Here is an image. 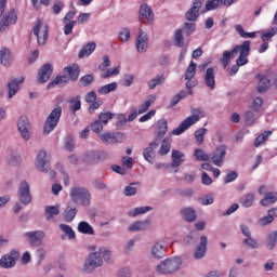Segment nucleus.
Wrapping results in <instances>:
<instances>
[{"label":"nucleus","instance_id":"obj_19","mask_svg":"<svg viewBox=\"0 0 277 277\" xmlns=\"http://www.w3.org/2000/svg\"><path fill=\"white\" fill-rule=\"evenodd\" d=\"M16 21H18V16L16 15V11L11 9L9 13L0 22V31H5L10 25H16Z\"/></svg>","mask_w":277,"mask_h":277},{"label":"nucleus","instance_id":"obj_54","mask_svg":"<svg viewBox=\"0 0 277 277\" xmlns=\"http://www.w3.org/2000/svg\"><path fill=\"white\" fill-rule=\"evenodd\" d=\"M222 0H208L206 3L207 12H211L213 10H217V8H222Z\"/></svg>","mask_w":277,"mask_h":277},{"label":"nucleus","instance_id":"obj_1","mask_svg":"<svg viewBox=\"0 0 277 277\" xmlns=\"http://www.w3.org/2000/svg\"><path fill=\"white\" fill-rule=\"evenodd\" d=\"M250 40H245L242 44L236 45L233 50L230 51H224L223 56L221 58V64L223 65L224 68L230 64V58L235 57V55H238V58L236 60V64L238 66H246L248 64V55H250Z\"/></svg>","mask_w":277,"mask_h":277},{"label":"nucleus","instance_id":"obj_17","mask_svg":"<svg viewBox=\"0 0 277 277\" xmlns=\"http://www.w3.org/2000/svg\"><path fill=\"white\" fill-rule=\"evenodd\" d=\"M138 17L143 23L147 21V23H153L155 21V13L153 12V8L147 3H143L138 9Z\"/></svg>","mask_w":277,"mask_h":277},{"label":"nucleus","instance_id":"obj_10","mask_svg":"<svg viewBox=\"0 0 277 277\" xmlns=\"http://www.w3.org/2000/svg\"><path fill=\"white\" fill-rule=\"evenodd\" d=\"M17 129L21 133L22 140L29 142L31 140V122L27 116H22L17 120Z\"/></svg>","mask_w":277,"mask_h":277},{"label":"nucleus","instance_id":"obj_36","mask_svg":"<svg viewBox=\"0 0 277 277\" xmlns=\"http://www.w3.org/2000/svg\"><path fill=\"white\" fill-rule=\"evenodd\" d=\"M277 202V193L268 192L265 194L264 198L260 200L262 207H269V205H276Z\"/></svg>","mask_w":277,"mask_h":277},{"label":"nucleus","instance_id":"obj_40","mask_svg":"<svg viewBox=\"0 0 277 277\" xmlns=\"http://www.w3.org/2000/svg\"><path fill=\"white\" fill-rule=\"evenodd\" d=\"M155 101H157V95H149L145 102L140 106L138 108V114H146V110L150 108V105H153V103H155Z\"/></svg>","mask_w":277,"mask_h":277},{"label":"nucleus","instance_id":"obj_44","mask_svg":"<svg viewBox=\"0 0 277 277\" xmlns=\"http://www.w3.org/2000/svg\"><path fill=\"white\" fill-rule=\"evenodd\" d=\"M118 90V82H111L101 87L97 92L98 94H109V92H116Z\"/></svg>","mask_w":277,"mask_h":277},{"label":"nucleus","instance_id":"obj_15","mask_svg":"<svg viewBox=\"0 0 277 277\" xmlns=\"http://www.w3.org/2000/svg\"><path fill=\"white\" fill-rule=\"evenodd\" d=\"M16 259H18L17 251H11L9 254L2 255L0 259V267L3 269H12L16 266Z\"/></svg>","mask_w":277,"mask_h":277},{"label":"nucleus","instance_id":"obj_5","mask_svg":"<svg viewBox=\"0 0 277 277\" xmlns=\"http://www.w3.org/2000/svg\"><path fill=\"white\" fill-rule=\"evenodd\" d=\"M60 118H62V106H56L48 116L44 127L43 133L44 135H49V133H53L55 131L57 124H60Z\"/></svg>","mask_w":277,"mask_h":277},{"label":"nucleus","instance_id":"obj_3","mask_svg":"<svg viewBox=\"0 0 277 277\" xmlns=\"http://www.w3.org/2000/svg\"><path fill=\"white\" fill-rule=\"evenodd\" d=\"M190 114L172 131V135H183L187 129H192L196 122H200L201 118L206 116L201 108H192Z\"/></svg>","mask_w":277,"mask_h":277},{"label":"nucleus","instance_id":"obj_29","mask_svg":"<svg viewBox=\"0 0 277 277\" xmlns=\"http://www.w3.org/2000/svg\"><path fill=\"white\" fill-rule=\"evenodd\" d=\"M171 157L172 168H179V166H183V163H185V154L179 149H173Z\"/></svg>","mask_w":277,"mask_h":277},{"label":"nucleus","instance_id":"obj_12","mask_svg":"<svg viewBox=\"0 0 277 277\" xmlns=\"http://www.w3.org/2000/svg\"><path fill=\"white\" fill-rule=\"evenodd\" d=\"M100 140L104 142V144H122L127 136L122 132H105L100 134Z\"/></svg>","mask_w":277,"mask_h":277},{"label":"nucleus","instance_id":"obj_63","mask_svg":"<svg viewBox=\"0 0 277 277\" xmlns=\"http://www.w3.org/2000/svg\"><path fill=\"white\" fill-rule=\"evenodd\" d=\"M123 194L124 196H135V194H137V188L135 187V184H130L126 186Z\"/></svg>","mask_w":277,"mask_h":277},{"label":"nucleus","instance_id":"obj_53","mask_svg":"<svg viewBox=\"0 0 277 277\" xmlns=\"http://www.w3.org/2000/svg\"><path fill=\"white\" fill-rule=\"evenodd\" d=\"M196 68H197L196 63L192 61L185 71V79H194V77H196Z\"/></svg>","mask_w":277,"mask_h":277},{"label":"nucleus","instance_id":"obj_6","mask_svg":"<svg viewBox=\"0 0 277 277\" xmlns=\"http://www.w3.org/2000/svg\"><path fill=\"white\" fill-rule=\"evenodd\" d=\"M35 168L38 172L47 174L51 170V155L45 150L41 149L38 151L35 159Z\"/></svg>","mask_w":277,"mask_h":277},{"label":"nucleus","instance_id":"obj_46","mask_svg":"<svg viewBox=\"0 0 277 277\" xmlns=\"http://www.w3.org/2000/svg\"><path fill=\"white\" fill-rule=\"evenodd\" d=\"M171 147H172V140L164 138V140H162V143H161L158 154L163 157V156L168 155V153H170Z\"/></svg>","mask_w":277,"mask_h":277},{"label":"nucleus","instance_id":"obj_60","mask_svg":"<svg viewBox=\"0 0 277 277\" xmlns=\"http://www.w3.org/2000/svg\"><path fill=\"white\" fill-rule=\"evenodd\" d=\"M174 42L176 47L183 48L185 41L183 40V30L177 29L174 35Z\"/></svg>","mask_w":277,"mask_h":277},{"label":"nucleus","instance_id":"obj_52","mask_svg":"<svg viewBox=\"0 0 277 277\" xmlns=\"http://www.w3.org/2000/svg\"><path fill=\"white\" fill-rule=\"evenodd\" d=\"M92 83H94V76L92 75H85L79 80L80 88H88V85H92Z\"/></svg>","mask_w":277,"mask_h":277},{"label":"nucleus","instance_id":"obj_20","mask_svg":"<svg viewBox=\"0 0 277 277\" xmlns=\"http://www.w3.org/2000/svg\"><path fill=\"white\" fill-rule=\"evenodd\" d=\"M135 47L137 53H146L148 51V34L141 30L136 37Z\"/></svg>","mask_w":277,"mask_h":277},{"label":"nucleus","instance_id":"obj_51","mask_svg":"<svg viewBox=\"0 0 277 277\" xmlns=\"http://www.w3.org/2000/svg\"><path fill=\"white\" fill-rule=\"evenodd\" d=\"M243 118L248 127H252V124H254L259 119V117H256V115L251 110L246 111Z\"/></svg>","mask_w":277,"mask_h":277},{"label":"nucleus","instance_id":"obj_56","mask_svg":"<svg viewBox=\"0 0 277 277\" xmlns=\"http://www.w3.org/2000/svg\"><path fill=\"white\" fill-rule=\"evenodd\" d=\"M168 133V121L164 119H161L158 121V135L159 137H163Z\"/></svg>","mask_w":277,"mask_h":277},{"label":"nucleus","instance_id":"obj_32","mask_svg":"<svg viewBox=\"0 0 277 277\" xmlns=\"http://www.w3.org/2000/svg\"><path fill=\"white\" fill-rule=\"evenodd\" d=\"M44 215H45L47 222H51V220H55V215H60V205L45 206Z\"/></svg>","mask_w":277,"mask_h":277},{"label":"nucleus","instance_id":"obj_39","mask_svg":"<svg viewBox=\"0 0 277 277\" xmlns=\"http://www.w3.org/2000/svg\"><path fill=\"white\" fill-rule=\"evenodd\" d=\"M149 211H153L151 207H137L128 211V215L129 217H137V215H144V213H148Z\"/></svg>","mask_w":277,"mask_h":277},{"label":"nucleus","instance_id":"obj_27","mask_svg":"<svg viewBox=\"0 0 277 277\" xmlns=\"http://www.w3.org/2000/svg\"><path fill=\"white\" fill-rule=\"evenodd\" d=\"M203 80L210 90H215V68L209 67L206 70Z\"/></svg>","mask_w":277,"mask_h":277},{"label":"nucleus","instance_id":"obj_9","mask_svg":"<svg viewBox=\"0 0 277 277\" xmlns=\"http://www.w3.org/2000/svg\"><path fill=\"white\" fill-rule=\"evenodd\" d=\"M32 34L36 36L38 44L43 47V44H47V38L49 37V26L40 21H37Z\"/></svg>","mask_w":277,"mask_h":277},{"label":"nucleus","instance_id":"obj_24","mask_svg":"<svg viewBox=\"0 0 277 277\" xmlns=\"http://www.w3.org/2000/svg\"><path fill=\"white\" fill-rule=\"evenodd\" d=\"M51 75H53V67L51 64L43 65L38 75V82L47 83V81L51 79Z\"/></svg>","mask_w":277,"mask_h":277},{"label":"nucleus","instance_id":"obj_57","mask_svg":"<svg viewBox=\"0 0 277 277\" xmlns=\"http://www.w3.org/2000/svg\"><path fill=\"white\" fill-rule=\"evenodd\" d=\"M242 243L251 250H256V248H259V241H256V239H254L252 236H250L249 238H245L242 240Z\"/></svg>","mask_w":277,"mask_h":277},{"label":"nucleus","instance_id":"obj_23","mask_svg":"<svg viewBox=\"0 0 277 277\" xmlns=\"http://www.w3.org/2000/svg\"><path fill=\"white\" fill-rule=\"evenodd\" d=\"M256 79H259L258 92L260 94H264V92H267L269 90V88H272V80H269V78H267V76H265L263 74H259V75H256Z\"/></svg>","mask_w":277,"mask_h":277},{"label":"nucleus","instance_id":"obj_61","mask_svg":"<svg viewBox=\"0 0 277 277\" xmlns=\"http://www.w3.org/2000/svg\"><path fill=\"white\" fill-rule=\"evenodd\" d=\"M131 38V30L129 28H123L119 31V40L122 42H129Z\"/></svg>","mask_w":277,"mask_h":277},{"label":"nucleus","instance_id":"obj_38","mask_svg":"<svg viewBox=\"0 0 277 277\" xmlns=\"http://www.w3.org/2000/svg\"><path fill=\"white\" fill-rule=\"evenodd\" d=\"M77 228L78 233H81L82 235H94V227H92V225L85 221L78 223Z\"/></svg>","mask_w":277,"mask_h":277},{"label":"nucleus","instance_id":"obj_18","mask_svg":"<svg viewBox=\"0 0 277 277\" xmlns=\"http://www.w3.org/2000/svg\"><path fill=\"white\" fill-rule=\"evenodd\" d=\"M168 250V245L166 243V241L160 240L154 243V246L151 247V256L153 259H163L166 256V252Z\"/></svg>","mask_w":277,"mask_h":277},{"label":"nucleus","instance_id":"obj_26","mask_svg":"<svg viewBox=\"0 0 277 277\" xmlns=\"http://www.w3.org/2000/svg\"><path fill=\"white\" fill-rule=\"evenodd\" d=\"M207 243H209L207 236H201L200 243L194 253L195 259H205V254H207Z\"/></svg>","mask_w":277,"mask_h":277},{"label":"nucleus","instance_id":"obj_28","mask_svg":"<svg viewBox=\"0 0 277 277\" xmlns=\"http://www.w3.org/2000/svg\"><path fill=\"white\" fill-rule=\"evenodd\" d=\"M148 228H150V222H148V221H136L128 227V230L130 233H140L142 230H148Z\"/></svg>","mask_w":277,"mask_h":277},{"label":"nucleus","instance_id":"obj_13","mask_svg":"<svg viewBox=\"0 0 277 277\" xmlns=\"http://www.w3.org/2000/svg\"><path fill=\"white\" fill-rule=\"evenodd\" d=\"M24 237L30 246L38 247L42 246V241L44 240V237H47V233H44V230L26 232Z\"/></svg>","mask_w":277,"mask_h":277},{"label":"nucleus","instance_id":"obj_35","mask_svg":"<svg viewBox=\"0 0 277 277\" xmlns=\"http://www.w3.org/2000/svg\"><path fill=\"white\" fill-rule=\"evenodd\" d=\"M77 212H78L77 208L72 207V206H70V203H68L65 211L63 212V217H64L65 222L70 224V222H72L75 220V217H77Z\"/></svg>","mask_w":277,"mask_h":277},{"label":"nucleus","instance_id":"obj_49","mask_svg":"<svg viewBox=\"0 0 277 277\" xmlns=\"http://www.w3.org/2000/svg\"><path fill=\"white\" fill-rule=\"evenodd\" d=\"M166 81V78L161 75L154 77L151 80L148 81L147 85L149 90H155L157 85H161Z\"/></svg>","mask_w":277,"mask_h":277},{"label":"nucleus","instance_id":"obj_11","mask_svg":"<svg viewBox=\"0 0 277 277\" xmlns=\"http://www.w3.org/2000/svg\"><path fill=\"white\" fill-rule=\"evenodd\" d=\"M84 163L89 166H96V163H101V161L105 160V151L90 149L83 155Z\"/></svg>","mask_w":277,"mask_h":277},{"label":"nucleus","instance_id":"obj_64","mask_svg":"<svg viewBox=\"0 0 277 277\" xmlns=\"http://www.w3.org/2000/svg\"><path fill=\"white\" fill-rule=\"evenodd\" d=\"M196 31V23H185L184 24V32L186 36H192Z\"/></svg>","mask_w":277,"mask_h":277},{"label":"nucleus","instance_id":"obj_55","mask_svg":"<svg viewBox=\"0 0 277 277\" xmlns=\"http://www.w3.org/2000/svg\"><path fill=\"white\" fill-rule=\"evenodd\" d=\"M277 35V27H272L271 29L264 31L261 36L262 42H267L269 38H274Z\"/></svg>","mask_w":277,"mask_h":277},{"label":"nucleus","instance_id":"obj_59","mask_svg":"<svg viewBox=\"0 0 277 277\" xmlns=\"http://www.w3.org/2000/svg\"><path fill=\"white\" fill-rule=\"evenodd\" d=\"M206 133H207V128H199L195 132V137H196L197 144H203V142H205V134Z\"/></svg>","mask_w":277,"mask_h":277},{"label":"nucleus","instance_id":"obj_31","mask_svg":"<svg viewBox=\"0 0 277 277\" xmlns=\"http://www.w3.org/2000/svg\"><path fill=\"white\" fill-rule=\"evenodd\" d=\"M64 75H68V79H71V81H77L79 79V65L74 64L65 67L63 69Z\"/></svg>","mask_w":277,"mask_h":277},{"label":"nucleus","instance_id":"obj_14","mask_svg":"<svg viewBox=\"0 0 277 277\" xmlns=\"http://www.w3.org/2000/svg\"><path fill=\"white\" fill-rule=\"evenodd\" d=\"M226 157V146L221 145L216 147L211 154L210 159L214 166L222 168L224 166V158Z\"/></svg>","mask_w":277,"mask_h":277},{"label":"nucleus","instance_id":"obj_8","mask_svg":"<svg viewBox=\"0 0 277 277\" xmlns=\"http://www.w3.org/2000/svg\"><path fill=\"white\" fill-rule=\"evenodd\" d=\"M17 199L21 205H24V207L31 205L34 197L31 196V188L29 187V182L23 180L19 183L17 188Z\"/></svg>","mask_w":277,"mask_h":277},{"label":"nucleus","instance_id":"obj_47","mask_svg":"<svg viewBox=\"0 0 277 277\" xmlns=\"http://www.w3.org/2000/svg\"><path fill=\"white\" fill-rule=\"evenodd\" d=\"M235 30L237 31V34L240 36V38H256V32H246V30L243 29V26H241L240 24H236L235 25Z\"/></svg>","mask_w":277,"mask_h":277},{"label":"nucleus","instance_id":"obj_7","mask_svg":"<svg viewBox=\"0 0 277 277\" xmlns=\"http://www.w3.org/2000/svg\"><path fill=\"white\" fill-rule=\"evenodd\" d=\"M97 267H103V256H101L98 251H95L85 259L82 269L84 274H92Z\"/></svg>","mask_w":277,"mask_h":277},{"label":"nucleus","instance_id":"obj_50","mask_svg":"<svg viewBox=\"0 0 277 277\" xmlns=\"http://www.w3.org/2000/svg\"><path fill=\"white\" fill-rule=\"evenodd\" d=\"M276 240H277V232L269 233L266 238V248L268 250H274V248H276Z\"/></svg>","mask_w":277,"mask_h":277},{"label":"nucleus","instance_id":"obj_33","mask_svg":"<svg viewBox=\"0 0 277 277\" xmlns=\"http://www.w3.org/2000/svg\"><path fill=\"white\" fill-rule=\"evenodd\" d=\"M12 51L8 48H2L0 50V62L2 66H10L12 64Z\"/></svg>","mask_w":277,"mask_h":277},{"label":"nucleus","instance_id":"obj_41","mask_svg":"<svg viewBox=\"0 0 277 277\" xmlns=\"http://www.w3.org/2000/svg\"><path fill=\"white\" fill-rule=\"evenodd\" d=\"M70 81V78H68V76L63 75V76H58L56 77L50 84L49 88H54L55 85H60V88H64V85H66V83H68Z\"/></svg>","mask_w":277,"mask_h":277},{"label":"nucleus","instance_id":"obj_25","mask_svg":"<svg viewBox=\"0 0 277 277\" xmlns=\"http://www.w3.org/2000/svg\"><path fill=\"white\" fill-rule=\"evenodd\" d=\"M58 228L63 233V235L61 236V239L63 241L66 240V237L69 240L77 239V233H75V229H72L70 225L62 223L58 225Z\"/></svg>","mask_w":277,"mask_h":277},{"label":"nucleus","instance_id":"obj_2","mask_svg":"<svg viewBox=\"0 0 277 277\" xmlns=\"http://www.w3.org/2000/svg\"><path fill=\"white\" fill-rule=\"evenodd\" d=\"M71 202L79 207H90L92 205V193L83 186H72L69 190Z\"/></svg>","mask_w":277,"mask_h":277},{"label":"nucleus","instance_id":"obj_21","mask_svg":"<svg viewBox=\"0 0 277 277\" xmlns=\"http://www.w3.org/2000/svg\"><path fill=\"white\" fill-rule=\"evenodd\" d=\"M201 8H202V2L200 0H194L193 6L185 14L186 19L190 22L198 21V17L200 16Z\"/></svg>","mask_w":277,"mask_h":277},{"label":"nucleus","instance_id":"obj_58","mask_svg":"<svg viewBox=\"0 0 277 277\" xmlns=\"http://www.w3.org/2000/svg\"><path fill=\"white\" fill-rule=\"evenodd\" d=\"M194 156L197 161H209L210 159V156L202 149H195Z\"/></svg>","mask_w":277,"mask_h":277},{"label":"nucleus","instance_id":"obj_48","mask_svg":"<svg viewBox=\"0 0 277 277\" xmlns=\"http://www.w3.org/2000/svg\"><path fill=\"white\" fill-rule=\"evenodd\" d=\"M97 252L105 263H111V250H109L107 247H100Z\"/></svg>","mask_w":277,"mask_h":277},{"label":"nucleus","instance_id":"obj_22","mask_svg":"<svg viewBox=\"0 0 277 277\" xmlns=\"http://www.w3.org/2000/svg\"><path fill=\"white\" fill-rule=\"evenodd\" d=\"M159 146V141H153L147 147L143 149V157L148 163L155 161V149Z\"/></svg>","mask_w":277,"mask_h":277},{"label":"nucleus","instance_id":"obj_16","mask_svg":"<svg viewBox=\"0 0 277 277\" xmlns=\"http://www.w3.org/2000/svg\"><path fill=\"white\" fill-rule=\"evenodd\" d=\"M21 83H25V78H12L8 83V97L14 98L16 94L18 93V90H21Z\"/></svg>","mask_w":277,"mask_h":277},{"label":"nucleus","instance_id":"obj_4","mask_svg":"<svg viewBox=\"0 0 277 277\" xmlns=\"http://www.w3.org/2000/svg\"><path fill=\"white\" fill-rule=\"evenodd\" d=\"M182 265L183 259L181 256H171L160 261L156 266V272L162 275L176 274Z\"/></svg>","mask_w":277,"mask_h":277},{"label":"nucleus","instance_id":"obj_42","mask_svg":"<svg viewBox=\"0 0 277 277\" xmlns=\"http://www.w3.org/2000/svg\"><path fill=\"white\" fill-rule=\"evenodd\" d=\"M239 202H240L241 207H245V209H250V207H252L254 205V194L249 193V194L245 195L240 199Z\"/></svg>","mask_w":277,"mask_h":277},{"label":"nucleus","instance_id":"obj_62","mask_svg":"<svg viewBox=\"0 0 277 277\" xmlns=\"http://www.w3.org/2000/svg\"><path fill=\"white\" fill-rule=\"evenodd\" d=\"M111 118H114V114L110 111L100 114V122L102 124H107Z\"/></svg>","mask_w":277,"mask_h":277},{"label":"nucleus","instance_id":"obj_45","mask_svg":"<svg viewBox=\"0 0 277 277\" xmlns=\"http://www.w3.org/2000/svg\"><path fill=\"white\" fill-rule=\"evenodd\" d=\"M68 103L69 109L70 111H72V114H76V111H79V109H81V100L79 98V96L70 97L68 100Z\"/></svg>","mask_w":277,"mask_h":277},{"label":"nucleus","instance_id":"obj_37","mask_svg":"<svg viewBox=\"0 0 277 277\" xmlns=\"http://www.w3.org/2000/svg\"><path fill=\"white\" fill-rule=\"evenodd\" d=\"M96 51V43L95 42H89L85 44L81 51L79 52L78 56L81 58L83 57H90L91 53H94Z\"/></svg>","mask_w":277,"mask_h":277},{"label":"nucleus","instance_id":"obj_30","mask_svg":"<svg viewBox=\"0 0 277 277\" xmlns=\"http://www.w3.org/2000/svg\"><path fill=\"white\" fill-rule=\"evenodd\" d=\"M180 215L186 221V222H196V219L198 215L196 214V209L192 207L183 208L180 211Z\"/></svg>","mask_w":277,"mask_h":277},{"label":"nucleus","instance_id":"obj_34","mask_svg":"<svg viewBox=\"0 0 277 277\" xmlns=\"http://www.w3.org/2000/svg\"><path fill=\"white\" fill-rule=\"evenodd\" d=\"M274 217H277V209L276 208L268 210L267 215L264 217H261L258 221V224L260 226H267V224H272V222H274Z\"/></svg>","mask_w":277,"mask_h":277},{"label":"nucleus","instance_id":"obj_43","mask_svg":"<svg viewBox=\"0 0 277 277\" xmlns=\"http://www.w3.org/2000/svg\"><path fill=\"white\" fill-rule=\"evenodd\" d=\"M272 131H265V132H263L262 134H260L256 138H255V141H254V143H253V146L255 147V148H259V146H261L262 144H265V142H267L268 140H269V136L272 135Z\"/></svg>","mask_w":277,"mask_h":277}]
</instances>
